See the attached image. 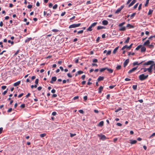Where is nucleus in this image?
<instances>
[{
	"label": "nucleus",
	"instance_id": "obj_1",
	"mask_svg": "<svg viewBox=\"0 0 155 155\" xmlns=\"http://www.w3.org/2000/svg\"><path fill=\"white\" fill-rule=\"evenodd\" d=\"M148 77V75H145L144 74H142L139 76L138 78L140 81H142L147 79Z\"/></svg>",
	"mask_w": 155,
	"mask_h": 155
},
{
	"label": "nucleus",
	"instance_id": "obj_2",
	"mask_svg": "<svg viewBox=\"0 0 155 155\" xmlns=\"http://www.w3.org/2000/svg\"><path fill=\"white\" fill-rule=\"evenodd\" d=\"M143 69V70L144 72H146L147 71H148L149 74H151L152 72V65H150L148 68H144Z\"/></svg>",
	"mask_w": 155,
	"mask_h": 155
},
{
	"label": "nucleus",
	"instance_id": "obj_3",
	"mask_svg": "<svg viewBox=\"0 0 155 155\" xmlns=\"http://www.w3.org/2000/svg\"><path fill=\"white\" fill-rule=\"evenodd\" d=\"M154 64V61H153L150 60L145 63L143 65H152L153 67V66Z\"/></svg>",
	"mask_w": 155,
	"mask_h": 155
},
{
	"label": "nucleus",
	"instance_id": "obj_4",
	"mask_svg": "<svg viewBox=\"0 0 155 155\" xmlns=\"http://www.w3.org/2000/svg\"><path fill=\"white\" fill-rule=\"evenodd\" d=\"M81 25V23L77 24H73L70 25L69 27V28H75L79 27Z\"/></svg>",
	"mask_w": 155,
	"mask_h": 155
},
{
	"label": "nucleus",
	"instance_id": "obj_5",
	"mask_svg": "<svg viewBox=\"0 0 155 155\" xmlns=\"http://www.w3.org/2000/svg\"><path fill=\"white\" fill-rule=\"evenodd\" d=\"M124 5H122L119 8H118L117 10L115 11V13L118 14L120 12L121 10L124 8Z\"/></svg>",
	"mask_w": 155,
	"mask_h": 155
},
{
	"label": "nucleus",
	"instance_id": "obj_6",
	"mask_svg": "<svg viewBox=\"0 0 155 155\" xmlns=\"http://www.w3.org/2000/svg\"><path fill=\"white\" fill-rule=\"evenodd\" d=\"M98 136L100 137L101 139L103 140H104L106 139V137L104 135L101 134L100 135L98 134Z\"/></svg>",
	"mask_w": 155,
	"mask_h": 155
},
{
	"label": "nucleus",
	"instance_id": "obj_7",
	"mask_svg": "<svg viewBox=\"0 0 155 155\" xmlns=\"http://www.w3.org/2000/svg\"><path fill=\"white\" fill-rule=\"evenodd\" d=\"M51 10H48L46 12V17L48 18V17L50 16L51 15Z\"/></svg>",
	"mask_w": 155,
	"mask_h": 155
},
{
	"label": "nucleus",
	"instance_id": "obj_8",
	"mask_svg": "<svg viewBox=\"0 0 155 155\" xmlns=\"http://www.w3.org/2000/svg\"><path fill=\"white\" fill-rule=\"evenodd\" d=\"M57 80V78L55 76L53 77H52L51 80L50 81V83L51 84H53L54 82L56 81Z\"/></svg>",
	"mask_w": 155,
	"mask_h": 155
},
{
	"label": "nucleus",
	"instance_id": "obj_9",
	"mask_svg": "<svg viewBox=\"0 0 155 155\" xmlns=\"http://www.w3.org/2000/svg\"><path fill=\"white\" fill-rule=\"evenodd\" d=\"M138 67H134L131 69H130V70L128 72V73L129 74H130L133 72L135 70H136Z\"/></svg>",
	"mask_w": 155,
	"mask_h": 155
},
{
	"label": "nucleus",
	"instance_id": "obj_10",
	"mask_svg": "<svg viewBox=\"0 0 155 155\" xmlns=\"http://www.w3.org/2000/svg\"><path fill=\"white\" fill-rule=\"evenodd\" d=\"M129 59H127L125 61L124 63V67H126L127 66V64L129 62Z\"/></svg>",
	"mask_w": 155,
	"mask_h": 155
},
{
	"label": "nucleus",
	"instance_id": "obj_11",
	"mask_svg": "<svg viewBox=\"0 0 155 155\" xmlns=\"http://www.w3.org/2000/svg\"><path fill=\"white\" fill-rule=\"evenodd\" d=\"M136 2V0H133L132 2L128 5V7H130L134 4Z\"/></svg>",
	"mask_w": 155,
	"mask_h": 155
},
{
	"label": "nucleus",
	"instance_id": "obj_12",
	"mask_svg": "<svg viewBox=\"0 0 155 155\" xmlns=\"http://www.w3.org/2000/svg\"><path fill=\"white\" fill-rule=\"evenodd\" d=\"M143 61L140 63H139L137 61L133 63V64L134 66H135L136 65H139L141 64Z\"/></svg>",
	"mask_w": 155,
	"mask_h": 155
},
{
	"label": "nucleus",
	"instance_id": "obj_13",
	"mask_svg": "<svg viewBox=\"0 0 155 155\" xmlns=\"http://www.w3.org/2000/svg\"><path fill=\"white\" fill-rule=\"evenodd\" d=\"M119 30L120 31H124L126 30V28L124 26H122L121 27H119Z\"/></svg>",
	"mask_w": 155,
	"mask_h": 155
},
{
	"label": "nucleus",
	"instance_id": "obj_14",
	"mask_svg": "<svg viewBox=\"0 0 155 155\" xmlns=\"http://www.w3.org/2000/svg\"><path fill=\"white\" fill-rule=\"evenodd\" d=\"M32 40V38H27L25 40V43H28L31 40Z\"/></svg>",
	"mask_w": 155,
	"mask_h": 155
},
{
	"label": "nucleus",
	"instance_id": "obj_15",
	"mask_svg": "<svg viewBox=\"0 0 155 155\" xmlns=\"http://www.w3.org/2000/svg\"><path fill=\"white\" fill-rule=\"evenodd\" d=\"M83 73V72L81 71H78L75 74V76H77L78 75L81 74Z\"/></svg>",
	"mask_w": 155,
	"mask_h": 155
},
{
	"label": "nucleus",
	"instance_id": "obj_16",
	"mask_svg": "<svg viewBox=\"0 0 155 155\" xmlns=\"http://www.w3.org/2000/svg\"><path fill=\"white\" fill-rule=\"evenodd\" d=\"M130 143L131 144H134L136 143L137 142V141L136 140H130Z\"/></svg>",
	"mask_w": 155,
	"mask_h": 155
},
{
	"label": "nucleus",
	"instance_id": "obj_17",
	"mask_svg": "<svg viewBox=\"0 0 155 155\" xmlns=\"http://www.w3.org/2000/svg\"><path fill=\"white\" fill-rule=\"evenodd\" d=\"M104 77L103 76H100L97 79V81H102L104 79Z\"/></svg>",
	"mask_w": 155,
	"mask_h": 155
},
{
	"label": "nucleus",
	"instance_id": "obj_18",
	"mask_svg": "<svg viewBox=\"0 0 155 155\" xmlns=\"http://www.w3.org/2000/svg\"><path fill=\"white\" fill-rule=\"evenodd\" d=\"M102 24L104 25H107L108 24V21L106 20H104L102 21Z\"/></svg>",
	"mask_w": 155,
	"mask_h": 155
},
{
	"label": "nucleus",
	"instance_id": "obj_19",
	"mask_svg": "<svg viewBox=\"0 0 155 155\" xmlns=\"http://www.w3.org/2000/svg\"><path fill=\"white\" fill-rule=\"evenodd\" d=\"M106 68V70H107L108 72L110 73H113V70L111 68Z\"/></svg>",
	"mask_w": 155,
	"mask_h": 155
},
{
	"label": "nucleus",
	"instance_id": "obj_20",
	"mask_svg": "<svg viewBox=\"0 0 155 155\" xmlns=\"http://www.w3.org/2000/svg\"><path fill=\"white\" fill-rule=\"evenodd\" d=\"M20 83H21V81H17V82H16L14 83L13 84V86L15 87L17 86L18 85L20 84Z\"/></svg>",
	"mask_w": 155,
	"mask_h": 155
},
{
	"label": "nucleus",
	"instance_id": "obj_21",
	"mask_svg": "<svg viewBox=\"0 0 155 155\" xmlns=\"http://www.w3.org/2000/svg\"><path fill=\"white\" fill-rule=\"evenodd\" d=\"M103 89V87L102 86H100L98 89V93H101Z\"/></svg>",
	"mask_w": 155,
	"mask_h": 155
},
{
	"label": "nucleus",
	"instance_id": "obj_22",
	"mask_svg": "<svg viewBox=\"0 0 155 155\" xmlns=\"http://www.w3.org/2000/svg\"><path fill=\"white\" fill-rule=\"evenodd\" d=\"M105 28L106 27L104 26H99L97 27V29L98 30H99L102 29H105Z\"/></svg>",
	"mask_w": 155,
	"mask_h": 155
},
{
	"label": "nucleus",
	"instance_id": "obj_23",
	"mask_svg": "<svg viewBox=\"0 0 155 155\" xmlns=\"http://www.w3.org/2000/svg\"><path fill=\"white\" fill-rule=\"evenodd\" d=\"M150 43V41L149 40H147L146 41L144 42L143 45H149Z\"/></svg>",
	"mask_w": 155,
	"mask_h": 155
},
{
	"label": "nucleus",
	"instance_id": "obj_24",
	"mask_svg": "<svg viewBox=\"0 0 155 155\" xmlns=\"http://www.w3.org/2000/svg\"><path fill=\"white\" fill-rule=\"evenodd\" d=\"M141 52H145L146 51V48L144 47H141Z\"/></svg>",
	"mask_w": 155,
	"mask_h": 155
},
{
	"label": "nucleus",
	"instance_id": "obj_25",
	"mask_svg": "<svg viewBox=\"0 0 155 155\" xmlns=\"http://www.w3.org/2000/svg\"><path fill=\"white\" fill-rule=\"evenodd\" d=\"M104 121H101L98 124V126L99 127H102L104 125Z\"/></svg>",
	"mask_w": 155,
	"mask_h": 155
},
{
	"label": "nucleus",
	"instance_id": "obj_26",
	"mask_svg": "<svg viewBox=\"0 0 155 155\" xmlns=\"http://www.w3.org/2000/svg\"><path fill=\"white\" fill-rule=\"evenodd\" d=\"M118 48H119V47H116L115 49H114V50L113 51V54H115V53H116V52L118 50Z\"/></svg>",
	"mask_w": 155,
	"mask_h": 155
},
{
	"label": "nucleus",
	"instance_id": "obj_27",
	"mask_svg": "<svg viewBox=\"0 0 155 155\" xmlns=\"http://www.w3.org/2000/svg\"><path fill=\"white\" fill-rule=\"evenodd\" d=\"M126 27H128L129 28H134V26L133 25H131L130 24H128L127 25Z\"/></svg>",
	"mask_w": 155,
	"mask_h": 155
},
{
	"label": "nucleus",
	"instance_id": "obj_28",
	"mask_svg": "<svg viewBox=\"0 0 155 155\" xmlns=\"http://www.w3.org/2000/svg\"><path fill=\"white\" fill-rule=\"evenodd\" d=\"M133 44H131L129 46H128L127 45H125V46H126L127 47H126V48L127 49H128L129 50H130L131 48L132 45H133Z\"/></svg>",
	"mask_w": 155,
	"mask_h": 155
},
{
	"label": "nucleus",
	"instance_id": "obj_29",
	"mask_svg": "<svg viewBox=\"0 0 155 155\" xmlns=\"http://www.w3.org/2000/svg\"><path fill=\"white\" fill-rule=\"evenodd\" d=\"M92 27L90 25L88 28L87 29V31H91L92 30Z\"/></svg>",
	"mask_w": 155,
	"mask_h": 155
},
{
	"label": "nucleus",
	"instance_id": "obj_30",
	"mask_svg": "<svg viewBox=\"0 0 155 155\" xmlns=\"http://www.w3.org/2000/svg\"><path fill=\"white\" fill-rule=\"evenodd\" d=\"M97 22H95L91 24V26L92 27V28L94 27L97 24Z\"/></svg>",
	"mask_w": 155,
	"mask_h": 155
},
{
	"label": "nucleus",
	"instance_id": "obj_31",
	"mask_svg": "<svg viewBox=\"0 0 155 155\" xmlns=\"http://www.w3.org/2000/svg\"><path fill=\"white\" fill-rule=\"evenodd\" d=\"M153 11V10L150 9L149 10V12L147 14V15H150L152 14Z\"/></svg>",
	"mask_w": 155,
	"mask_h": 155
},
{
	"label": "nucleus",
	"instance_id": "obj_32",
	"mask_svg": "<svg viewBox=\"0 0 155 155\" xmlns=\"http://www.w3.org/2000/svg\"><path fill=\"white\" fill-rule=\"evenodd\" d=\"M136 13H134L132 14L130 16V18L131 19L133 18L135 16V15H136Z\"/></svg>",
	"mask_w": 155,
	"mask_h": 155
},
{
	"label": "nucleus",
	"instance_id": "obj_33",
	"mask_svg": "<svg viewBox=\"0 0 155 155\" xmlns=\"http://www.w3.org/2000/svg\"><path fill=\"white\" fill-rule=\"evenodd\" d=\"M130 39V38L129 37H127V39L125 40L124 43H128L129 42Z\"/></svg>",
	"mask_w": 155,
	"mask_h": 155
},
{
	"label": "nucleus",
	"instance_id": "obj_34",
	"mask_svg": "<svg viewBox=\"0 0 155 155\" xmlns=\"http://www.w3.org/2000/svg\"><path fill=\"white\" fill-rule=\"evenodd\" d=\"M122 109L121 107H119L117 109H116V110L115 111V112H117L119 111L122 110Z\"/></svg>",
	"mask_w": 155,
	"mask_h": 155
},
{
	"label": "nucleus",
	"instance_id": "obj_35",
	"mask_svg": "<svg viewBox=\"0 0 155 155\" xmlns=\"http://www.w3.org/2000/svg\"><path fill=\"white\" fill-rule=\"evenodd\" d=\"M106 68H103L101 69H100V72H103L105 70H106Z\"/></svg>",
	"mask_w": 155,
	"mask_h": 155
},
{
	"label": "nucleus",
	"instance_id": "obj_36",
	"mask_svg": "<svg viewBox=\"0 0 155 155\" xmlns=\"http://www.w3.org/2000/svg\"><path fill=\"white\" fill-rule=\"evenodd\" d=\"M125 24V22H123L119 24V25H118V26H119V27H121L122 26H123V25H124Z\"/></svg>",
	"mask_w": 155,
	"mask_h": 155
},
{
	"label": "nucleus",
	"instance_id": "obj_37",
	"mask_svg": "<svg viewBox=\"0 0 155 155\" xmlns=\"http://www.w3.org/2000/svg\"><path fill=\"white\" fill-rule=\"evenodd\" d=\"M137 85H133L132 86V88H133V89L134 90H136L137 89Z\"/></svg>",
	"mask_w": 155,
	"mask_h": 155
},
{
	"label": "nucleus",
	"instance_id": "obj_38",
	"mask_svg": "<svg viewBox=\"0 0 155 155\" xmlns=\"http://www.w3.org/2000/svg\"><path fill=\"white\" fill-rule=\"evenodd\" d=\"M121 66L120 65H119L117 66L116 67V69L117 70H120L121 69Z\"/></svg>",
	"mask_w": 155,
	"mask_h": 155
},
{
	"label": "nucleus",
	"instance_id": "obj_39",
	"mask_svg": "<svg viewBox=\"0 0 155 155\" xmlns=\"http://www.w3.org/2000/svg\"><path fill=\"white\" fill-rule=\"evenodd\" d=\"M142 47V45H140L138 46L135 49V50H138L140 48Z\"/></svg>",
	"mask_w": 155,
	"mask_h": 155
},
{
	"label": "nucleus",
	"instance_id": "obj_40",
	"mask_svg": "<svg viewBox=\"0 0 155 155\" xmlns=\"http://www.w3.org/2000/svg\"><path fill=\"white\" fill-rule=\"evenodd\" d=\"M46 135V134L45 133L41 134L40 135V136L41 137H45Z\"/></svg>",
	"mask_w": 155,
	"mask_h": 155
},
{
	"label": "nucleus",
	"instance_id": "obj_41",
	"mask_svg": "<svg viewBox=\"0 0 155 155\" xmlns=\"http://www.w3.org/2000/svg\"><path fill=\"white\" fill-rule=\"evenodd\" d=\"M142 5V4L141 3L140 4V5L139 6L138 8V10L140 11L141 9Z\"/></svg>",
	"mask_w": 155,
	"mask_h": 155
},
{
	"label": "nucleus",
	"instance_id": "obj_42",
	"mask_svg": "<svg viewBox=\"0 0 155 155\" xmlns=\"http://www.w3.org/2000/svg\"><path fill=\"white\" fill-rule=\"evenodd\" d=\"M58 7V5L57 4H55L53 7V8L54 9H56Z\"/></svg>",
	"mask_w": 155,
	"mask_h": 155
},
{
	"label": "nucleus",
	"instance_id": "obj_43",
	"mask_svg": "<svg viewBox=\"0 0 155 155\" xmlns=\"http://www.w3.org/2000/svg\"><path fill=\"white\" fill-rule=\"evenodd\" d=\"M149 0H146V3L145 4V7L147 6V5L149 3Z\"/></svg>",
	"mask_w": 155,
	"mask_h": 155
},
{
	"label": "nucleus",
	"instance_id": "obj_44",
	"mask_svg": "<svg viewBox=\"0 0 155 155\" xmlns=\"http://www.w3.org/2000/svg\"><path fill=\"white\" fill-rule=\"evenodd\" d=\"M84 32V31L83 30H81V31H79L77 32L78 34H82V33Z\"/></svg>",
	"mask_w": 155,
	"mask_h": 155
},
{
	"label": "nucleus",
	"instance_id": "obj_45",
	"mask_svg": "<svg viewBox=\"0 0 155 155\" xmlns=\"http://www.w3.org/2000/svg\"><path fill=\"white\" fill-rule=\"evenodd\" d=\"M52 31L53 32H57L59 31V30L57 29H52Z\"/></svg>",
	"mask_w": 155,
	"mask_h": 155
},
{
	"label": "nucleus",
	"instance_id": "obj_46",
	"mask_svg": "<svg viewBox=\"0 0 155 155\" xmlns=\"http://www.w3.org/2000/svg\"><path fill=\"white\" fill-rule=\"evenodd\" d=\"M20 107L22 108H23L25 107V104H22L20 106Z\"/></svg>",
	"mask_w": 155,
	"mask_h": 155
},
{
	"label": "nucleus",
	"instance_id": "obj_47",
	"mask_svg": "<svg viewBox=\"0 0 155 155\" xmlns=\"http://www.w3.org/2000/svg\"><path fill=\"white\" fill-rule=\"evenodd\" d=\"M37 85L36 84H35V85H31V88L32 89L33 87L36 88L37 87Z\"/></svg>",
	"mask_w": 155,
	"mask_h": 155
},
{
	"label": "nucleus",
	"instance_id": "obj_48",
	"mask_svg": "<svg viewBox=\"0 0 155 155\" xmlns=\"http://www.w3.org/2000/svg\"><path fill=\"white\" fill-rule=\"evenodd\" d=\"M39 80L38 79H36L35 81V83L37 85L38 84V83Z\"/></svg>",
	"mask_w": 155,
	"mask_h": 155
},
{
	"label": "nucleus",
	"instance_id": "obj_49",
	"mask_svg": "<svg viewBox=\"0 0 155 155\" xmlns=\"http://www.w3.org/2000/svg\"><path fill=\"white\" fill-rule=\"evenodd\" d=\"M115 86H116L115 85H110L109 86V88L110 89H112Z\"/></svg>",
	"mask_w": 155,
	"mask_h": 155
},
{
	"label": "nucleus",
	"instance_id": "obj_50",
	"mask_svg": "<svg viewBox=\"0 0 155 155\" xmlns=\"http://www.w3.org/2000/svg\"><path fill=\"white\" fill-rule=\"evenodd\" d=\"M79 98V97L78 96H76L74 97L73 99L74 100H75L77 99H78Z\"/></svg>",
	"mask_w": 155,
	"mask_h": 155
},
{
	"label": "nucleus",
	"instance_id": "obj_51",
	"mask_svg": "<svg viewBox=\"0 0 155 155\" xmlns=\"http://www.w3.org/2000/svg\"><path fill=\"white\" fill-rule=\"evenodd\" d=\"M70 137H72L75 136L76 135V134H71V133H70Z\"/></svg>",
	"mask_w": 155,
	"mask_h": 155
},
{
	"label": "nucleus",
	"instance_id": "obj_52",
	"mask_svg": "<svg viewBox=\"0 0 155 155\" xmlns=\"http://www.w3.org/2000/svg\"><path fill=\"white\" fill-rule=\"evenodd\" d=\"M24 95V93H21V94H20L18 95V98H20V97H21L23 95Z\"/></svg>",
	"mask_w": 155,
	"mask_h": 155
},
{
	"label": "nucleus",
	"instance_id": "obj_53",
	"mask_svg": "<svg viewBox=\"0 0 155 155\" xmlns=\"http://www.w3.org/2000/svg\"><path fill=\"white\" fill-rule=\"evenodd\" d=\"M111 51H108L107 52V53L106 54V55H110L111 54Z\"/></svg>",
	"mask_w": 155,
	"mask_h": 155
},
{
	"label": "nucleus",
	"instance_id": "obj_54",
	"mask_svg": "<svg viewBox=\"0 0 155 155\" xmlns=\"http://www.w3.org/2000/svg\"><path fill=\"white\" fill-rule=\"evenodd\" d=\"M83 98L84 101H86L87 100V96H84L83 97Z\"/></svg>",
	"mask_w": 155,
	"mask_h": 155
},
{
	"label": "nucleus",
	"instance_id": "obj_55",
	"mask_svg": "<svg viewBox=\"0 0 155 155\" xmlns=\"http://www.w3.org/2000/svg\"><path fill=\"white\" fill-rule=\"evenodd\" d=\"M2 90H5V89L6 88V86H2Z\"/></svg>",
	"mask_w": 155,
	"mask_h": 155
},
{
	"label": "nucleus",
	"instance_id": "obj_56",
	"mask_svg": "<svg viewBox=\"0 0 155 155\" xmlns=\"http://www.w3.org/2000/svg\"><path fill=\"white\" fill-rule=\"evenodd\" d=\"M110 94H108L106 97V98L107 99H109L110 98Z\"/></svg>",
	"mask_w": 155,
	"mask_h": 155
},
{
	"label": "nucleus",
	"instance_id": "obj_57",
	"mask_svg": "<svg viewBox=\"0 0 155 155\" xmlns=\"http://www.w3.org/2000/svg\"><path fill=\"white\" fill-rule=\"evenodd\" d=\"M56 114L57 113L55 111L53 112L52 114V115L53 116H55L56 115Z\"/></svg>",
	"mask_w": 155,
	"mask_h": 155
},
{
	"label": "nucleus",
	"instance_id": "obj_58",
	"mask_svg": "<svg viewBox=\"0 0 155 155\" xmlns=\"http://www.w3.org/2000/svg\"><path fill=\"white\" fill-rule=\"evenodd\" d=\"M8 42L9 43H11V44L12 45L14 44V42L13 41H11L10 40L8 41Z\"/></svg>",
	"mask_w": 155,
	"mask_h": 155
},
{
	"label": "nucleus",
	"instance_id": "obj_59",
	"mask_svg": "<svg viewBox=\"0 0 155 155\" xmlns=\"http://www.w3.org/2000/svg\"><path fill=\"white\" fill-rule=\"evenodd\" d=\"M67 75L69 78H71L72 77V75H71L69 73L67 74Z\"/></svg>",
	"mask_w": 155,
	"mask_h": 155
},
{
	"label": "nucleus",
	"instance_id": "obj_60",
	"mask_svg": "<svg viewBox=\"0 0 155 155\" xmlns=\"http://www.w3.org/2000/svg\"><path fill=\"white\" fill-rule=\"evenodd\" d=\"M65 13L66 12H64L61 13V15L62 16H63L65 15Z\"/></svg>",
	"mask_w": 155,
	"mask_h": 155
},
{
	"label": "nucleus",
	"instance_id": "obj_61",
	"mask_svg": "<svg viewBox=\"0 0 155 155\" xmlns=\"http://www.w3.org/2000/svg\"><path fill=\"white\" fill-rule=\"evenodd\" d=\"M78 111L81 114H83L84 113V111L82 110H79Z\"/></svg>",
	"mask_w": 155,
	"mask_h": 155
},
{
	"label": "nucleus",
	"instance_id": "obj_62",
	"mask_svg": "<svg viewBox=\"0 0 155 155\" xmlns=\"http://www.w3.org/2000/svg\"><path fill=\"white\" fill-rule=\"evenodd\" d=\"M125 80L126 81H129L131 80V79L130 78H126L125 79Z\"/></svg>",
	"mask_w": 155,
	"mask_h": 155
},
{
	"label": "nucleus",
	"instance_id": "obj_63",
	"mask_svg": "<svg viewBox=\"0 0 155 155\" xmlns=\"http://www.w3.org/2000/svg\"><path fill=\"white\" fill-rule=\"evenodd\" d=\"M85 78V75H83L81 76V78L82 80H84Z\"/></svg>",
	"mask_w": 155,
	"mask_h": 155
},
{
	"label": "nucleus",
	"instance_id": "obj_64",
	"mask_svg": "<svg viewBox=\"0 0 155 155\" xmlns=\"http://www.w3.org/2000/svg\"><path fill=\"white\" fill-rule=\"evenodd\" d=\"M12 108H10L7 111V112H10L12 110Z\"/></svg>",
	"mask_w": 155,
	"mask_h": 155
}]
</instances>
